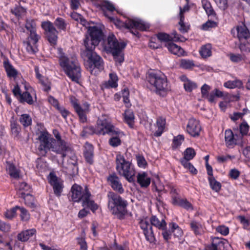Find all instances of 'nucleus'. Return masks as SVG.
Instances as JSON below:
<instances>
[{
    "mask_svg": "<svg viewBox=\"0 0 250 250\" xmlns=\"http://www.w3.org/2000/svg\"><path fill=\"white\" fill-rule=\"evenodd\" d=\"M218 25L217 22L208 20L207 22L202 24L201 29L205 31L209 30L211 28H215Z\"/></svg>",
    "mask_w": 250,
    "mask_h": 250,
    "instance_id": "55",
    "label": "nucleus"
},
{
    "mask_svg": "<svg viewBox=\"0 0 250 250\" xmlns=\"http://www.w3.org/2000/svg\"><path fill=\"white\" fill-rule=\"evenodd\" d=\"M147 82L154 88L155 93L160 96L165 97L170 90L167 79L161 71L150 70L146 74Z\"/></svg>",
    "mask_w": 250,
    "mask_h": 250,
    "instance_id": "2",
    "label": "nucleus"
},
{
    "mask_svg": "<svg viewBox=\"0 0 250 250\" xmlns=\"http://www.w3.org/2000/svg\"><path fill=\"white\" fill-rule=\"evenodd\" d=\"M124 122L126 123L128 126L133 128L134 123V115L133 112L130 109L125 110L124 114Z\"/></svg>",
    "mask_w": 250,
    "mask_h": 250,
    "instance_id": "38",
    "label": "nucleus"
},
{
    "mask_svg": "<svg viewBox=\"0 0 250 250\" xmlns=\"http://www.w3.org/2000/svg\"><path fill=\"white\" fill-rule=\"evenodd\" d=\"M41 27L44 31V38L50 45L54 46L57 45L59 32L50 21H42Z\"/></svg>",
    "mask_w": 250,
    "mask_h": 250,
    "instance_id": "13",
    "label": "nucleus"
},
{
    "mask_svg": "<svg viewBox=\"0 0 250 250\" xmlns=\"http://www.w3.org/2000/svg\"><path fill=\"white\" fill-rule=\"evenodd\" d=\"M95 48H81V56L87 59L88 69L91 74L98 75L104 68V61L95 51Z\"/></svg>",
    "mask_w": 250,
    "mask_h": 250,
    "instance_id": "6",
    "label": "nucleus"
},
{
    "mask_svg": "<svg viewBox=\"0 0 250 250\" xmlns=\"http://www.w3.org/2000/svg\"><path fill=\"white\" fill-rule=\"evenodd\" d=\"M3 67L8 77L11 78H16L17 77L18 71L14 68L8 60L3 62Z\"/></svg>",
    "mask_w": 250,
    "mask_h": 250,
    "instance_id": "35",
    "label": "nucleus"
},
{
    "mask_svg": "<svg viewBox=\"0 0 250 250\" xmlns=\"http://www.w3.org/2000/svg\"><path fill=\"white\" fill-rule=\"evenodd\" d=\"M39 141V146L38 150L40 155L45 157L47 153L52 151L57 154H62V149L56 146V140L50 137V135L47 131H41L38 138Z\"/></svg>",
    "mask_w": 250,
    "mask_h": 250,
    "instance_id": "9",
    "label": "nucleus"
},
{
    "mask_svg": "<svg viewBox=\"0 0 250 250\" xmlns=\"http://www.w3.org/2000/svg\"><path fill=\"white\" fill-rule=\"evenodd\" d=\"M136 159L137 165L139 167L146 168L147 166V162L142 154L136 155Z\"/></svg>",
    "mask_w": 250,
    "mask_h": 250,
    "instance_id": "58",
    "label": "nucleus"
},
{
    "mask_svg": "<svg viewBox=\"0 0 250 250\" xmlns=\"http://www.w3.org/2000/svg\"><path fill=\"white\" fill-rule=\"evenodd\" d=\"M168 50L171 53L176 55L178 56H184L185 53L184 50L180 46L177 45L172 42H169L166 44Z\"/></svg>",
    "mask_w": 250,
    "mask_h": 250,
    "instance_id": "34",
    "label": "nucleus"
},
{
    "mask_svg": "<svg viewBox=\"0 0 250 250\" xmlns=\"http://www.w3.org/2000/svg\"><path fill=\"white\" fill-rule=\"evenodd\" d=\"M196 155L195 150L192 147H188L184 152V157L188 160H191Z\"/></svg>",
    "mask_w": 250,
    "mask_h": 250,
    "instance_id": "54",
    "label": "nucleus"
},
{
    "mask_svg": "<svg viewBox=\"0 0 250 250\" xmlns=\"http://www.w3.org/2000/svg\"><path fill=\"white\" fill-rule=\"evenodd\" d=\"M36 78L38 80L39 83L42 87V90L45 92H48L51 88V82L49 79L40 73L39 68L36 66L34 68Z\"/></svg>",
    "mask_w": 250,
    "mask_h": 250,
    "instance_id": "21",
    "label": "nucleus"
},
{
    "mask_svg": "<svg viewBox=\"0 0 250 250\" xmlns=\"http://www.w3.org/2000/svg\"><path fill=\"white\" fill-rule=\"evenodd\" d=\"M170 203L174 206H178L186 210H193V206L187 198H182L180 194L178 195L172 196L170 198Z\"/></svg>",
    "mask_w": 250,
    "mask_h": 250,
    "instance_id": "19",
    "label": "nucleus"
},
{
    "mask_svg": "<svg viewBox=\"0 0 250 250\" xmlns=\"http://www.w3.org/2000/svg\"><path fill=\"white\" fill-rule=\"evenodd\" d=\"M26 49L29 54H35L38 49L36 44H32L30 42H26Z\"/></svg>",
    "mask_w": 250,
    "mask_h": 250,
    "instance_id": "61",
    "label": "nucleus"
},
{
    "mask_svg": "<svg viewBox=\"0 0 250 250\" xmlns=\"http://www.w3.org/2000/svg\"><path fill=\"white\" fill-rule=\"evenodd\" d=\"M201 126L198 120L191 118L188 120L186 131L192 137H197L200 135Z\"/></svg>",
    "mask_w": 250,
    "mask_h": 250,
    "instance_id": "18",
    "label": "nucleus"
},
{
    "mask_svg": "<svg viewBox=\"0 0 250 250\" xmlns=\"http://www.w3.org/2000/svg\"><path fill=\"white\" fill-rule=\"evenodd\" d=\"M225 140L227 146L229 148L233 147L237 144V139L230 129H227L225 131Z\"/></svg>",
    "mask_w": 250,
    "mask_h": 250,
    "instance_id": "29",
    "label": "nucleus"
},
{
    "mask_svg": "<svg viewBox=\"0 0 250 250\" xmlns=\"http://www.w3.org/2000/svg\"><path fill=\"white\" fill-rule=\"evenodd\" d=\"M60 154L62 161L66 156L68 157L67 166L65 167L66 170V172L72 176L78 174L79 172L78 158L75 152L68 146V149L64 153L65 156H63L62 154Z\"/></svg>",
    "mask_w": 250,
    "mask_h": 250,
    "instance_id": "12",
    "label": "nucleus"
},
{
    "mask_svg": "<svg viewBox=\"0 0 250 250\" xmlns=\"http://www.w3.org/2000/svg\"><path fill=\"white\" fill-rule=\"evenodd\" d=\"M172 35H174L173 38L170 36L169 34L164 32H159L155 35L161 42H166L168 43L169 42L172 41L173 39L175 41L179 40V35L176 31H174Z\"/></svg>",
    "mask_w": 250,
    "mask_h": 250,
    "instance_id": "28",
    "label": "nucleus"
},
{
    "mask_svg": "<svg viewBox=\"0 0 250 250\" xmlns=\"http://www.w3.org/2000/svg\"><path fill=\"white\" fill-rule=\"evenodd\" d=\"M70 102L79 117L80 122L82 123H86L87 120L86 114L90 110V104L87 102H84L82 107L79 100L73 96L70 97Z\"/></svg>",
    "mask_w": 250,
    "mask_h": 250,
    "instance_id": "14",
    "label": "nucleus"
},
{
    "mask_svg": "<svg viewBox=\"0 0 250 250\" xmlns=\"http://www.w3.org/2000/svg\"><path fill=\"white\" fill-rule=\"evenodd\" d=\"M106 181L112 189L118 194H123L125 189L119 177L115 172H113L107 177Z\"/></svg>",
    "mask_w": 250,
    "mask_h": 250,
    "instance_id": "16",
    "label": "nucleus"
},
{
    "mask_svg": "<svg viewBox=\"0 0 250 250\" xmlns=\"http://www.w3.org/2000/svg\"><path fill=\"white\" fill-rule=\"evenodd\" d=\"M41 37L36 33V30L30 32L27 42H30L34 44H37Z\"/></svg>",
    "mask_w": 250,
    "mask_h": 250,
    "instance_id": "57",
    "label": "nucleus"
},
{
    "mask_svg": "<svg viewBox=\"0 0 250 250\" xmlns=\"http://www.w3.org/2000/svg\"><path fill=\"white\" fill-rule=\"evenodd\" d=\"M184 87L186 91L190 92L197 88V84L189 80L186 83H184Z\"/></svg>",
    "mask_w": 250,
    "mask_h": 250,
    "instance_id": "62",
    "label": "nucleus"
},
{
    "mask_svg": "<svg viewBox=\"0 0 250 250\" xmlns=\"http://www.w3.org/2000/svg\"><path fill=\"white\" fill-rule=\"evenodd\" d=\"M49 182L53 187L54 194L58 197L60 196L63 188V184L59 181L54 173L51 172L49 174Z\"/></svg>",
    "mask_w": 250,
    "mask_h": 250,
    "instance_id": "22",
    "label": "nucleus"
},
{
    "mask_svg": "<svg viewBox=\"0 0 250 250\" xmlns=\"http://www.w3.org/2000/svg\"><path fill=\"white\" fill-rule=\"evenodd\" d=\"M116 170L118 174L124 177L128 182L134 181L136 170L131 162L125 159L124 156L119 153L115 158Z\"/></svg>",
    "mask_w": 250,
    "mask_h": 250,
    "instance_id": "7",
    "label": "nucleus"
},
{
    "mask_svg": "<svg viewBox=\"0 0 250 250\" xmlns=\"http://www.w3.org/2000/svg\"><path fill=\"white\" fill-rule=\"evenodd\" d=\"M7 171L11 177L14 179H18L19 178V171L13 164L10 163L8 164Z\"/></svg>",
    "mask_w": 250,
    "mask_h": 250,
    "instance_id": "49",
    "label": "nucleus"
},
{
    "mask_svg": "<svg viewBox=\"0 0 250 250\" xmlns=\"http://www.w3.org/2000/svg\"><path fill=\"white\" fill-rule=\"evenodd\" d=\"M126 45L125 42H119L115 36L111 34L104 41V49L107 53L112 55L116 63L121 65L125 61L124 49Z\"/></svg>",
    "mask_w": 250,
    "mask_h": 250,
    "instance_id": "4",
    "label": "nucleus"
},
{
    "mask_svg": "<svg viewBox=\"0 0 250 250\" xmlns=\"http://www.w3.org/2000/svg\"><path fill=\"white\" fill-rule=\"evenodd\" d=\"M230 33L238 40L250 39V31L246 26L245 21L239 22L231 29Z\"/></svg>",
    "mask_w": 250,
    "mask_h": 250,
    "instance_id": "15",
    "label": "nucleus"
},
{
    "mask_svg": "<svg viewBox=\"0 0 250 250\" xmlns=\"http://www.w3.org/2000/svg\"><path fill=\"white\" fill-rule=\"evenodd\" d=\"M149 46L150 48L153 49L161 47V44L160 41L157 39L155 35L151 37L149 42Z\"/></svg>",
    "mask_w": 250,
    "mask_h": 250,
    "instance_id": "56",
    "label": "nucleus"
},
{
    "mask_svg": "<svg viewBox=\"0 0 250 250\" xmlns=\"http://www.w3.org/2000/svg\"><path fill=\"white\" fill-rule=\"evenodd\" d=\"M48 102L60 113L62 116L66 120L67 116L70 114V112L63 106H60L58 100L52 96H49Z\"/></svg>",
    "mask_w": 250,
    "mask_h": 250,
    "instance_id": "27",
    "label": "nucleus"
},
{
    "mask_svg": "<svg viewBox=\"0 0 250 250\" xmlns=\"http://www.w3.org/2000/svg\"><path fill=\"white\" fill-rule=\"evenodd\" d=\"M19 193L21 192L31 193L32 192V188L29 185L24 182H23L20 183L19 186Z\"/></svg>",
    "mask_w": 250,
    "mask_h": 250,
    "instance_id": "64",
    "label": "nucleus"
},
{
    "mask_svg": "<svg viewBox=\"0 0 250 250\" xmlns=\"http://www.w3.org/2000/svg\"><path fill=\"white\" fill-rule=\"evenodd\" d=\"M137 182L142 188L148 187L151 182V178L146 172L139 173L137 175Z\"/></svg>",
    "mask_w": 250,
    "mask_h": 250,
    "instance_id": "30",
    "label": "nucleus"
},
{
    "mask_svg": "<svg viewBox=\"0 0 250 250\" xmlns=\"http://www.w3.org/2000/svg\"><path fill=\"white\" fill-rule=\"evenodd\" d=\"M180 67L187 70H191L194 67L197 66L193 60L182 59L180 61Z\"/></svg>",
    "mask_w": 250,
    "mask_h": 250,
    "instance_id": "42",
    "label": "nucleus"
},
{
    "mask_svg": "<svg viewBox=\"0 0 250 250\" xmlns=\"http://www.w3.org/2000/svg\"><path fill=\"white\" fill-rule=\"evenodd\" d=\"M54 24L59 30L65 31L66 30L67 24L65 20L62 18H57L54 21Z\"/></svg>",
    "mask_w": 250,
    "mask_h": 250,
    "instance_id": "48",
    "label": "nucleus"
},
{
    "mask_svg": "<svg viewBox=\"0 0 250 250\" xmlns=\"http://www.w3.org/2000/svg\"><path fill=\"white\" fill-rule=\"evenodd\" d=\"M190 229L196 235H201L203 231V228L201 223L195 220H192L189 223Z\"/></svg>",
    "mask_w": 250,
    "mask_h": 250,
    "instance_id": "39",
    "label": "nucleus"
},
{
    "mask_svg": "<svg viewBox=\"0 0 250 250\" xmlns=\"http://www.w3.org/2000/svg\"><path fill=\"white\" fill-rule=\"evenodd\" d=\"M185 140L184 135L179 134L173 137L171 147L172 149H176L179 148Z\"/></svg>",
    "mask_w": 250,
    "mask_h": 250,
    "instance_id": "47",
    "label": "nucleus"
},
{
    "mask_svg": "<svg viewBox=\"0 0 250 250\" xmlns=\"http://www.w3.org/2000/svg\"><path fill=\"white\" fill-rule=\"evenodd\" d=\"M202 4L203 8L208 17H215L216 16V14L209 1L208 0H202Z\"/></svg>",
    "mask_w": 250,
    "mask_h": 250,
    "instance_id": "43",
    "label": "nucleus"
},
{
    "mask_svg": "<svg viewBox=\"0 0 250 250\" xmlns=\"http://www.w3.org/2000/svg\"><path fill=\"white\" fill-rule=\"evenodd\" d=\"M228 56L231 62L234 63H239L242 61H244L246 56L244 54L229 53Z\"/></svg>",
    "mask_w": 250,
    "mask_h": 250,
    "instance_id": "51",
    "label": "nucleus"
},
{
    "mask_svg": "<svg viewBox=\"0 0 250 250\" xmlns=\"http://www.w3.org/2000/svg\"><path fill=\"white\" fill-rule=\"evenodd\" d=\"M104 120H108V119L104 118L103 119L98 120L97 121V128H95L92 125H87L84 126L83 127V130L81 133V136L85 137H87L89 135H93L94 134H96L99 135H102V134H99V132H100L102 129L104 130V126L100 125V123L101 122Z\"/></svg>",
    "mask_w": 250,
    "mask_h": 250,
    "instance_id": "20",
    "label": "nucleus"
},
{
    "mask_svg": "<svg viewBox=\"0 0 250 250\" xmlns=\"http://www.w3.org/2000/svg\"><path fill=\"white\" fill-rule=\"evenodd\" d=\"M109 80L104 82L101 85V88L102 90L105 89L115 88L118 86V78L115 73H110L109 75Z\"/></svg>",
    "mask_w": 250,
    "mask_h": 250,
    "instance_id": "26",
    "label": "nucleus"
},
{
    "mask_svg": "<svg viewBox=\"0 0 250 250\" xmlns=\"http://www.w3.org/2000/svg\"><path fill=\"white\" fill-rule=\"evenodd\" d=\"M107 197L108 208L111 213L119 220L124 219L127 213V201L117 193L111 191L107 193Z\"/></svg>",
    "mask_w": 250,
    "mask_h": 250,
    "instance_id": "5",
    "label": "nucleus"
},
{
    "mask_svg": "<svg viewBox=\"0 0 250 250\" xmlns=\"http://www.w3.org/2000/svg\"><path fill=\"white\" fill-rule=\"evenodd\" d=\"M243 85L242 81L240 80H235L234 81H229L224 83V86L225 87L233 89L236 87H241Z\"/></svg>",
    "mask_w": 250,
    "mask_h": 250,
    "instance_id": "52",
    "label": "nucleus"
},
{
    "mask_svg": "<svg viewBox=\"0 0 250 250\" xmlns=\"http://www.w3.org/2000/svg\"><path fill=\"white\" fill-rule=\"evenodd\" d=\"M237 219L242 225L243 229H248L250 225V220L246 218L244 216L239 215L237 217Z\"/></svg>",
    "mask_w": 250,
    "mask_h": 250,
    "instance_id": "63",
    "label": "nucleus"
},
{
    "mask_svg": "<svg viewBox=\"0 0 250 250\" xmlns=\"http://www.w3.org/2000/svg\"><path fill=\"white\" fill-rule=\"evenodd\" d=\"M166 125V119L165 118L160 116L157 118L156 126L158 129L154 133V135L156 137H160L164 132Z\"/></svg>",
    "mask_w": 250,
    "mask_h": 250,
    "instance_id": "33",
    "label": "nucleus"
},
{
    "mask_svg": "<svg viewBox=\"0 0 250 250\" xmlns=\"http://www.w3.org/2000/svg\"><path fill=\"white\" fill-rule=\"evenodd\" d=\"M36 101V97H35V101ZM18 101L20 103H26L29 105L33 104L35 102V101L34 100V99L31 94L28 91H27L22 92Z\"/></svg>",
    "mask_w": 250,
    "mask_h": 250,
    "instance_id": "37",
    "label": "nucleus"
},
{
    "mask_svg": "<svg viewBox=\"0 0 250 250\" xmlns=\"http://www.w3.org/2000/svg\"><path fill=\"white\" fill-rule=\"evenodd\" d=\"M208 181L212 190L216 192H218L220 191L222 185L220 182L216 180L214 177H208Z\"/></svg>",
    "mask_w": 250,
    "mask_h": 250,
    "instance_id": "45",
    "label": "nucleus"
},
{
    "mask_svg": "<svg viewBox=\"0 0 250 250\" xmlns=\"http://www.w3.org/2000/svg\"><path fill=\"white\" fill-rule=\"evenodd\" d=\"M18 210L20 211V216L21 221L27 222L29 220L30 214L26 208L18 206Z\"/></svg>",
    "mask_w": 250,
    "mask_h": 250,
    "instance_id": "53",
    "label": "nucleus"
},
{
    "mask_svg": "<svg viewBox=\"0 0 250 250\" xmlns=\"http://www.w3.org/2000/svg\"><path fill=\"white\" fill-rule=\"evenodd\" d=\"M140 228L143 230L146 240L152 243L155 241L152 226L158 229H166L167 223L164 219L160 221L155 215H152L148 221L146 219H141L139 222Z\"/></svg>",
    "mask_w": 250,
    "mask_h": 250,
    "instance_id": "8",
    "label": "nucleus"
},
{
    "mask_svg": "<svg viewBox=\"0 0 250 250\" xmlns=\"http://www.w3.org/2000/svg\"><path fill=\"white\" fill-rule=\"evenodd\" d=\"M19 121L24 128L32 125V120L30 116L28 114H23L21 115Z\"/></svg>",
    "mask_w": 250,
    "mask_h": 250,
    "instance_id": "50",
    "label": "nucleus"
},
{
    "mask_svg": "<svg viewBox=\"0 0 250 250\" xmlns=\"http://www.w3.org/2000/svg\"><path fill=\"white\" fill-rule=\"evenodd\" d=\"M71 200L74 202H82V206L90 209L94 213L98 209V205L90 199L91 193L87 186L84 189L80 185L74 184L71 188Z\"/></svg>",
    "mask_w": 250,
    "mask_h": 250,
    "instance_id": "3",
    "label": "nucleus"
},
{
    "mask_svg": "<svg viewBox=\"0 0 250 250\" xmlns=\"http://www.w3.org/2000/svg\"><path fill=\"white\" fill-rule=\"evenodd\" d=\"M53 134L55 137L56 140V146H59L60 149H62V152L63 153V156H65L64 153L68 149V146H66V142L64 140L62 139L61 136L57 130H53Z\"/></svg>",
    "mask_w": 250,
    "mask_h": 250,
    "instance_id": "31",
    "label": "nucleus"
},
{
    "mask_svg": "<svg viewBox=\"0 0 250 250\" xmlns=\"http://www.w3.org/2000/svg\"><path fill=\"white\" fill-rule=\"evenodd\" d=\"M59 63L65 74L72 81L78 83L81 78V68L78 61L69 58L62 48H57Z\"/></svg>",
    "mask_w": 250,
    "mask_h": 250,
    "instance_id": "1",
    "label": "nucleus"
},
{
    "mask_svg": "<svg viewBox=\"0 0 250 250\" xmlns=\"http://www.w3.org/2000/svg\"><path fill=\"white\" fill-rule=\"evenodd\" d=\"M19 197L24 200V204L27 207L31 208H34L36 207V205L34 202V197L31 195L30 193L21 192L19 193Z\"/></svg>",
    "mask_w": 250,
    "mask_h": 250,
    "instance_id": "32",
    "label": "nucleus"
},
{
    "mask_svg": "<svg viewBox=\"0 0 250 250\" xmlns=\"http://www.w3.org/2000/svg\"><path fill=\"white\" fill-rule=\"evenodd\" d=\"M10 123L12 134L15 137H18L21 131V127L14 116L10 119Z\"/></svg>",
    "mask_w": 250,
    "mask_h": 250,
    "instance_id": "36",
    "label": "nucleus"
},
{
    "mask_svg": "<svg viewBox=\"0 0 250 250\" xmlns=\"http://www.w3.org/2000/svg\"><path fill=\"white\" fill-rule=\"evenodd\" d=\"M124 26L129 29H135L141 31H146L149 30L150 25L141 20L128 19L125 22L121 23Z\"/></svg>",
    "mask_w": 250,
    "mask_h": 250,
    "instance_id": "17",
    "label": "nucleus"
},
{
    "mask_svg": "<svg viewBox=\"0 0 250 250\" xmlns=\"http://www.w3.org/2000/svg\"><path fill=\"white\" fill-rule=\"evenodd\" d=\"M101 9L104 11V15L110 20L111 21L113 22L116 25H120L122 21L118 18H115L113 17L109 16L105 10H107L110 12H113L115 10V7L114 5L109 1H105L101 4Z\"/></svg>",
    "mask_w": 250,
    "mask_h": 250,
    "instance_id": "23",
    "label": "nucleus"
},
{
    "mask_svg": "<svg viewBox=\"0 0 250 250\" xmlns=\"http://www.w3.org/2000/svg\"><path fill=\"white\" fill-rule=\"evenodd\" d=\"M212 46L210 43H207L202 45L199 50V53L201 56L206 59L212 55Z\"/></svg>",
    "mask_w": 250,
    "mask_h": 250,
    "instance_id": "40",
    "label": "nucleus"
},
{
    "mask_svg": "<svg viewBox=\"0 0 250 250\" xmlns=\"http://www.w3.org/2000/svg\"><path fill=\"white\" fill-rule=\"evenodd\" d=\"M100 125L104 126V129H102L99 133L111 136L108 140L109 145L113 147L120 146L122 144L121 137L124 135V132L116 127L109 120L101 122Z\"/></svg>",
    "mask_w": 250,
    "mask_h": 250,
    "instance_id": "10",
    "label": "nucleus"
},
{
    "mask_svg": "<svg viewBox=\"0 0 250 250\" xmlns=\"http://www.w3.org/2000/svg\"><path fill=\"white\" fill-rule=\"evenodd\" d=\"M238 48L242 53L248 54L250 52V39L238 40Z\"/></svg>",
    "mask_w": 250,
    "mask_h": 250,
    "instance_id": "41",
    "label": "nucleus"
},
{
    "mask_svg": "<svg viewBox=\"0 0 250 250\" xmlns=\"http://www.w3.org/2000/svg\"><path fill=\"white\" fill-rule=\"evenodd\" d=\"M169 228L175 237H180L183 234L181 228L177 224L174 222H171L168 224Z\"/></svg>",
    "mask_w": 250,
    "mask_h": 250,
    "instance_id": "46",
    "label": "nucleus"
},
{
    "mask_svg": "<svg viewBox=\"0 0 250 250\" xmlns=\"http://www.w3.org/2000/svg\"><path fill=\"white\" fill-rule=\"evenodd\" d=\"M94 149L93 146L88 142H86L83 146V157L86 163L89 165L94 164Z\"/></svg>",
    "mask_w": 250,
    "mask_h": 250,
    "instance_id": "24",
    "label": "nucleus"
},
{
    "mask_svg": "<svg viewBox=\"0 0 250 250\" xmlns=\"http://www.w3.org/2000/svg\"><path fill=\"white\" fill-rule=\"evenodd\" d=\"M11 13L14 15L17 18H20L23 15H25L27 11L26 9L20 4L19 5H16L15 7L10 10Z\"/></svg>",
    "mask_w": 250,
    "mask_h": 250,
    "instance_id": "44",
    "label": "nucleus"
},
{
    "mask_svg": "<svg viewBox=\"0 0 250 250\" xmlns=\"http://www.w3.org/2000/svg\"><path fill=\"white\" fill-rule=\"evenodd\" d=\"M36 234L37 230L36 229H27L19 233L17 236V238L19 241L25 242L33 237H36Z\"/></svg>",
    "mask_w": 250,
    "mask_h": 250,
    "instance_id": "25",
    "label": "nucleus"
},
{
    "mask_svg": "<svg viewBox=\"0 0 250 250\" xmlns=\"http://www.w3.org/2000/svg\"><path fill=\"white\" fill-rule=\"evenodd\" d=\"M88 34L85 35L82 48H96L103 40L104 33L101 28L97 26H89Z\"/></svg>",
    "mask_w": 250,
    "mask_h": 250,
    "instance_id": "11",
    "label": "nucleus"
},
{
    "mask_svg": "<svg viewBox=\"0 0 250 250\" xmlns=\"http://www.w3.org/2000/svg\"><path fill=\"white\" fill-rule=\"evenodd\" d=\"M184 16L181 13L180 21H179V24L180 25L179 30L182 33H185L187 32L189 29L188 26L186 25L184 23Z\"/></svg>",
    "mask_w": 250,
    "mask_h": 250,
    "instance_id": "60",
    "label": "nucleus"
},
{
    "mask_svg": "<svg viewBox=\"0 0 250 250\" xmlns=\"http://www.w3.org/2000/svg\"><path fill=\"white\" fill-rule=\"evenodd\" d=\"M77 243L80 247V250H87L88 247L85 241V234L76 238Z\"/></svg>",
    "mask_w": 250,
    "mask_h": 250,
    "instance_id": "59",
    "label": "nucleus"
}]
</instances>
